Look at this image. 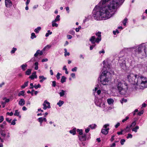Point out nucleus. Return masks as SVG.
<instances>
[{"label":"nucleus","mask_w":147,"mask_h":147,"mask_svg":"<svg viewBox=\"0 0 147 147\" xmlns=\"http://www.w3.org/2000/svg\"><path fill=\"white\" fill-rule=\"evenodd\" d=\"M125 0H101L94 8L92 16L97 20L108 19L115 13L116 10Z\"/></svg>","instance_id":"nucleus-1"},{"label":"nucleus","mask_w":147,"mask_h":147,"mask_svg":"<svg viewBox=\"0 0 147 147\" xmlns=\"http://www.w3.org/2000/svg\"><path fill=\"white\" fill-rule=\"evenodd\" d=\"M34 87L35 89H37L38 88H40L41 87V85L39 84H38L37 85H36V84H34Z\"/></svg>","instance_id":"nucleus-42"},{"label":"nucleus","mask_w":147,"mask_h":147,"mask_svg":"<svg viewBox=\"0 0 147 147\" xmlns=\"http://www.w3.org/2000/svg\"><path fill=\"white\" fill-rule=\"evenodd\" d=\"M139 129V127L138 126H136L135 127L133 128L132 131H134L135 132H136L137 131V130Z\"/></svg>","instance_id":"nucleus-33"},{"label":"nucleus","mask_w":147,"mask_h":147,"mask_svg":"<svg viewBox=\"0 0 147 147\" xmlns=\"http://www.w3.org/2000/svg\"><path fill=\"white\" fill-rule=\"evenodd\" d=\"M5 119H6V120L9 123H11V119H9L8 118H7Z\"/></svg>","instance_id":"nucleus-58"},{"label":"nucleus","mask_w":147,"mask_h":147,"mask_svg":"<svg viewBox=\"0 0 147 147\" xmlns=\"http://www.w3.org/2000/svg\"><path fill=\"white\" fill-rule=\"evenodd\" d=\"M56 22L52 21V26L53 27H57L58 26V24L57 23H55Z\"/></svg>","instance_id":"nucleus-35"},{"label":"nucleus","mask_w":147,"mask_h":147,"mask_svg":"<svg viewBox=\"0 0 147 147\" xmlns=\"http://www.w3.org/2000/svg\"><path fill=\"white\" fill-rule=\"evenodd\" d=\"M17 50V49L15 48H13L11 51V53L12 54L14 53Z\"/></svg>","instance_id":"nucleus-44"},{"label":"nucleus","mask_w":147,"mask_h":147,"mask_svg":"<svg viewBox=\"0 0 147 147\" xmlns=\"http://www.w3.org/2000/svg\"><path fill=\"white\" fill-rule=\"evenodd\" d=\"M28 81L25 82L24 84L21 86V88H24L26 86H28Z\"/></svg>","instance_id":"nucleus-34"},{"label":"nucleus","mask_w":147,"mask_h":147,"mask_svg":"<svg viewBox=\"0 0 147 147\" xmlns=\"http://www.w3.org/2000/svg\"><path fill=\"white\" fill-rule=\"evenodd\" d=\"M69 33L71 34V35H75V32L73 30H70L69 32Z\"/></svg>","instance_id":"nucleus-47"},{"label":"nucleus","mask_w":147,"mask_h":147,"mask_svg":"<svg viewBox=\"0 0 147 147\" xmlns=\"http://www.w3.org/2000/svg\"><path fill=\"white\" fill-rule=\"evenodd\" d=\"M107 101L109 105H111L113 104L114 102V100L112 98H109L107 99Z\"/></svg>","instance_id":"nucleus-16"},{"label":"nucleus","mask_w":147,"mask_h":147,"mask_svg":"<svg viewBox=\"0 0 147 147\" xmlns=\"http://www.w3.org/2000/svg\"><path fill=\"white\" fill-rule=\"evenodd\" d=\"M17 121V119H14L12 121L11 123V125H14L16 124L15 121Z\"/></svg>","instance_id":"nucleus-45"},{"label":"nucleus","mask_w":147,"mask_h":147,"mask_svg":"<svg viewBox=\"0 0 147 147\" xmlns=\"http://www.w3.org/2000/svg\"><path fill=\"white\" fill-rule=\"evenodd\" d=\"M125 140L123 139H122L121 141V143L122 145H123L124 144V143L125 142Z\"/></svg>","instance_id":"nucleus-53"},{"label":"nucleus","mask_w":147,"mask_h":147,"mask_svg":"<svg viewBox=\"0 0 147 147\" xmlns=\"http://www.w3.org/2000/svg\"><path fill=\"white\" fill-rule=\"evenodd\" d=\"M89 40L92 44H95V43L98 44L100 41V40L97 39L95 36H92L89 39Z\"/></svg>","instance_id":"nucleus-7"},{"label":"nucleus","mask_w":147,"mask_h":147,"mask_svg":"<svg viewBox=\"0 0 147 147\" xmlns=\"http://www.w3.org/2000/svg\"><path fill=\"white\" fill-rule=\"evenodd\" d=\"M64 103V102L63 101L60 100L57 103V105L59 106V107H61Z\"/></svg>","instance_id":"nucleus-29"},{"label":"nucleus","mask_w":147,"mask_h":147,"mask_svg":"<svg viewBox=\"0 0 147 147\" xmlns=\"http://www.w3.org/2000/svg\"><path fill=\"white\" fill-rule=\"evenodd\" d=\"M86 135L84 134L81 135L79 136V140L81 141H84L86 140Z\"/></svg>","instance_id":"nucleus-15"},{"label":"nucleus","mask_w":147,"mask_h":147,"mask_svg":"<svg viewBox=\"0 0 147 147\" xmlns=\"http://www.w3.org/2000/svg\"><path fill=\"white\" fill-rule=\"evenodd\" d=\"M143 112H144V111H140V112H139L138 113V115L139 116H140L143 114Z\"/></svg>","instance_id":"nucleus-60"},{"label":"nucleus","mask_w":147,"mask_h":147,"mask_svg":"<svg viewBox=\"0 0 147 147\" xmlns=\"http://www.w3.org/2000/svg\"><path fill=\"white\" fill-rule=\"evenodd\" d=\"M31 38L32 39H33L34 38H36V36L35 35V33H32L31 34Z\"/></svg>","instance_id":"nucleus-41"},{"label":"nucleus","mask_w":147,"mask_h":147,"mask_svg":"<svg viewBox=\"0 0 147 147\" xmlns=\"http://www.w3.org/2000/svg\"><path fill=\"white\" fill-rule=\"evenodd\" d=\"M31 73V69H28L25 72V74L27 75H30Z\"/></svg>","instance_id":"nucleus-27"},{"label":"nucleus","mask_w":147,"mask_h":147,"mask_svg":"<svg viewBox=\"0 0 147 147\" xmlns=\"http://www.w3.org/2000/svg\"><path fill=\"white\" fill-rule=\"evenodd\" d=\"M71 76L73 78H75V74L74 73H71Z\"/></svg>","instance_id":"nucleus-62"},{"label":"nucleus","mask_w":147,"mask_h":147,"mask_svg":"<svg viewBox=\"0 0 147 147\" xmlns=\"http://www.w3.org/2000/svg\"><path fill=\"white\" fill-rule=\"evenodd\" d=\"M96 46V44H93V45L90 47V49L92 50L93 48Z\"/></svg>","instance_id":"nucleus-54"},{"label":"nucleus","mask_w":147,"mask_h":147,"mask_svg":"<svg viewBox=\"0 0 147 147\" xmlns=\"http://www.w3.org/2000/svg\"><path fill=\"white\" fill-rule=\"evenodd\" d=\"M132 137V135L130 134H127V138L128 139L129 138H131Z\"/></svg>","instance_id":"nucleus-46"},{"label":"nucleus","mask_w":147,"mask_h":147,"mask_svg":"<svg viewBox=\"0 0 147 147\" xmlns=\"http://www.w3.org/2000/svg\"><path fill=\"white\" fill-rule=\"evenodd\" d=\"M77 131L78 132L79 134L80 135H82L83 134V131L82 129H78L77 130Z\"/></svg>","instance_id":"nucleus-36"},{"label":"nucleus","mask_w":147,"mask_h":147,"mask_svg":"<svg viewBox=\"0 0 147 147\" xmlns=\"http://www.w3.org/2000/svg\"><path fill=\"white\" fill-rule=\"evenodd\" d=\"M30 89H32L34 87L33 84L32 83H31L30 84Z\"/></svg>","instance_id":"nucleus-63"},{"label":"nucleus","mask_w":147,"mask_h":147,"mask_svg":"<svg viewBox=\"0 0 147 147\" xmlns=\"http://www.w3.org/2000/svg\"><path fill=\"white\" fill-rule=\"evenodd\" d=\"M66 91L63 90H60L59 93L60 97L63 96L65 94Z\"/></svg>","instance_id":"nucleus-24"},{"label":"nucleus","mask_w":147,"mask_h":147,"mask_svg":"<svg viewBox=\"0 0 147 147\" xmlns=\"http://www.w3.org/2000/svg\"><path fill=\"white\" fill-rule=\"evenodd\" d=\"M128 81L134 85L136 90L147 87V78L139 75L130 73L127 76Z\"/></svg>","instance_id":"nucleus-2"},{"label":"nucleus","mask_w":147,"mask_h":147,"mask_svg":"<svg viewBox=\"0 0 147 147\" xmlns=\"http://www.w3.org/2000/svg\"><path fill=\"white\" fill-rule=\"evenodd\" d=\"M127 19L126 18L124 19V21H123V23L124 26H125L126 25V23L127 22Z\"/></svg>","instance_id":"nucleus-43"},{"label":"nucleus","mask_w":147,"mask_h":147,"mask_svg":"<svg viewBox=\"0 0 147 147\" xmlns=\"http://www.w3.org/2000/svg\"><path fill=\"white\" fill-rule=\"evenodd\" d=\"M69 132L70 134H72L73 135H75L76 133V128H73L72 130H70Z\"/></svg>","instance_id":"nucleus-26"},{"label":"nucleus","mask_w":147,"mask_h":147,"mask_svg":"<svg viewBox=\"0 0 147 147\" xmlns=\"http://www.w3.org/2000/svg\"><path fill=\"white\" fill-rule=\"evenodd\" d=\"M97 36L96 38L97 39H99L100 40V41L101 40V32H98L95 34Z\"/></svg>","instance_id":"nucleus-20"},{"label":"nucleus","mask_w":147,"mask_h":147,"mask_svg":"<svg viewBox=\"0 0 147 147\" xmlns=\"http://www.w3.org/2000/svg\"><path fill=\"white\" fill-rule=\"evenodd\" d=\"M37 76L36 75V72L34 71L33 72L32 75L29 77V78L31 79L32 80L34 78H37Z\"/></svg>","instance_id":"nucleus-14"},{"label":"nucleus","mask_w":147,"mask_h":147,"mask_svg":"<svg viewBox=\"0 0 147 147\" xmlns=\"http://www.w3.org/2000/svg\"><path fill=\"white\" fill-rule=\"evenodd\" d=\"M25 103V101L24 99L22 98L20 99L18 103L19 105L20 106H23Z\"/></svg>","instance_id":"nucleus-19"},{"label":"nucleus","mask_w":147,"mask_h":147,"mask_svg":"<svg viewBox=\"0 0 147 147\" xmlns=\"http://www.w3.org/2000/svg\"><path fill=\"white\" fill-rule=\"evenodd\" d=\"M38 121L40 123V125H41L42 123L43 122H46L47 121V119L45 117H40L38 119Z\"/></svg>","instance_id":"nucleus-12"},{"label":"nucleus","mask_w":147,"mask_h":147,"mask_svg":"<svg viewBox=\"0 0 147 147\" xmlns=\"http://www.w3.org/2000/svg\"><path fill=\"white\" fill-rule=\"evenodd\" d=\"M102 98L95 96L94 100V103L96 106L102 109L105 107V102L102 100Z\"/></svg>","instance_id":"nucleus-5"},{"label":"nucleus","mask_w":147,"mask_h":147,"mask_svg":"<svg viewBox=\"0 0 147 147\" xmlns=\"http://www.w3.org/2000/svg\"><path fill=\"white\" fill-rule=\"evenodd\" d=\"M61 74H60L59 73H58L57 75V76H56V77H57V79L58 80L59 79V78H60V75Z\"/></svg>","instance_id":"nucleus-52"},{"label":"nucleus","mask_w":147,"mask_h":147,"mask_svg":"<svg viewBox=\"0 0 147 147\" xmlns=\"http://www.w3.org/2000/svg\"><path fill=\"white\" fill-rule=\"evenodd\" d=\"M38 62H36L34 64V69H35L37 70H38Z\"/></svg>","instance_id":"nucleus-28"},{"label":"nucleus","mask_w":147,"mask_h":147,"mask_svg":"<svg viewBox=\"0 0 147 147\" xmlns=\"http://www.w3.org/2000/svg\"><path fill=\"white\" fill-rule=\"evenodd\" d=\"M66 78L64 76H63L62 77L61 82L62 83H63L64 82H65L66 81Z\"/></svg>","instance_id":"nucleus-31"},{"label":"nucleus","mask_w":147,"mask_h":147,"mask_svg":"<svg viewBox=\"0 0 147 147\" xmlns=\"http://www.w3.org/2000/svg\"><path fill=\"white\" fill-rule=\"evenodd\" d=\"M6 114L10 116H12L13 115V113L12 112H11V113L7 112L6 113Z\"/></svg>","instance_id":"nucleus-51"},{"label":"nucleus","mask_w":147,"mask_h":147,"mask_svg":"<svg viewBox=\"0 0 147 147\" xmlns=\"http://www.w3.org/2000/svg\"><path fill=\"white\" fill-rule=\"evenodd\" d=\"M142 50H143L145 54L147 53V45L146 44L143 43L138 46V48L136 49L139 53L142 52Z\"/></svg>","instance_id":"nucleus-6"},{"label":"nucleus","mask_w":147,"mask_h":147,"mask_svg":"<svg viewBox=\"0 0 147 147\" xmlns=\"http://www.w3.org/2000/svg\"><path fill=\"white\" fill-rule=\"evenodd\" d=\"M109 125V124H106L104 125L103 126V127L105 128V129H107Z\"/></svg>","instance_id":"nucleus-50"},{"label":"nucleus","mask_w":147,"mask_h":147,"mask_svg":"<svg viewBox=\"0 0 147 147\" xmlns=\"http://www.w3.org/2000/svg\"><path fill=\"white\" fill-rule=\"evenodd\" d=\"M60 16L59 15H57L55 19L54 20H53V21L55 22L59 21L60 20Z\"/></svg>","instance_id":"nucleus-30"},{"label":"nucleus","mask_w":147,"mask_h":147,"mask_svg":"<svg viewBox=\"0 0 147 147\" xmlns=\"http://www.w3.org/2000/svg\"><path fill=\"white\" fill-rule=\"evenodd\" d=\"M101 91L100 90H98L96 92H94V95L95 96L100 97V94L101 93Z\"/></svg>","instance_id":"nucleus-17"},{"label":"nucleus","mask_w":147,"mask_h":147,"mask_svg":"<svg viewBox=\"0 0 147 147\" xmlns=\"http://www.w3.org/2000/svg\"><path fill=\"white\" fill-rule=\"evenodd\" d=\"M24 91H22L18 94V96H20L21 95L24 96Z\"/></svg>","instance_id":"nucleus-38"},{"label":"nucleus","mask_w":147,"mask_h":147,"mask_svg":"<svg viewBox=\"0 0 147 147\" xmlns=\"http://www.w3.org/2000/svg\"><path fill=\"white\" fill-rule=\"evenodd\" d=\"M39 79H41L40 81V82H42L46 80L47 79L46 78L44 77L43 76H39Z\"/></svg>","instance_id":"nucleus-22"},{"label":"nucleus","mask_w":147,"mask_h":147,"mask_svg":"<svg viewBox=\"0 0 147 147\" xmlns=\"http://www.w3.org/2000/svg\"><path fill=\"white\" fill-rule=\"evenodd\" d=\"M115 86L112 87L111 88L117 90L120 94H126L127 92L128 87L125 82L121 80H115Z\"/></svg>","instance_id":"nucleus-3"},{"label":"nucleus","mask_w":147,"mask_h":147,"mask_svg":"<svg viewBox=\"0 0 147 147\" xmlns=\"http://www.w3.org/2000/svg\"><path fill=\"white\" fill-rule=\"evenodd\" d=\"M111 74L107 71H103L101 74L98 78L101 83L103 85H107L111 81Z\"/></svg>","instance_id":"nucleus-4"},{"label":"nucleus","mask_w":147,"mask_h":147,"mask_svg":"<svg viewBox=\"0 0 147 147\" xmlns=\"http://www.w3.org/2000/svg\"><path fill=\"white\" fill-rule=\"evenodd\" d=\"M102 63L103 65L104 68H105L106 69H109L110 68V65L108 63L107 61H104Z\"/></svg>","instance_id":"nucleus-11"},{"label":"nucleus","mask_w":147,"mask_h":147,"mask_svg":"<svg viewBox=\"0 0 147 147\" xmlns=\"http://www.w3.org/2000/svg\"><path fill=\"white\" fill-rule=\"evenodd\" d=\"M19 113V112L18 110H16L15 113H14V115L15 116H20Z\"/></svg>","instance_id":"nucleus-37"},{"label":"nucleus","mask_w":147,"mask_h":147,"mask_svg":"<svg viewBox=\"0 0 147 147\" xmlns=\"http://www.w3.org/2000/svg\"><path fill=\"white\" fill-rule=\"evenodd\" d=\"M42 105L43 106V109L44 110H46L47 108L49 109L51 108L50 103L47 100L44 101Z\"/></svg>","instance_id":"nucleus-8"},{"label":"nucleus","mask_w":147,"mask_h":147,"mask_svg":"<svg viewBox=\"0 0 147 147\" xmlns=\"http://www.w3.org/2000/svg\"><path fill=\"white\" fill-rule=\"evenodd\" d=\"M109 130V128L106 129H103L101 130V132L102 134L105 135H107L108 133V131Z\"/></svg>","instance_id":"nucleus-18"},{"label":"nucleus","mask_w":147,"mask_h":147,"mask_svg":"<svg viewBox=\"0 0 147 147\" xmlns=\"http://www.w3.org/2000/svg\"><path fill=\"white\" fill-rule=\"evenodd\" d=\"M43 51H40V50H38L37 51L36 53L34 54V56L36 57L38 55H41L43 54Z\"/></svg>","instance_id":"nucleus-13"},{"label":"nucleus","mask_w":147,"mask_h":147,"mask_svg":"<svg viewBox=\"0 0 147 147\" xmlns=\"http://www.w3.org/2000/svg\"><path fill=\"white\" fill-rule=\"evenodd\" d=\"M5 5L7 7H10L12 5V2L10 0H5Z\"/></svg>","instance_id":"nucleus-9"},{"label":"nucleus","mask_w":147,"mask_h":147,"mask_svg":"<svg viewBox=\"0 0 147 147\" xmlns=\"http://www.w3.org/2000/svg\"><path fill=\"white\" fill-rule=\"evenodd\" d=\"M96 125L95 124H93L90 125L89 126V127L91 128L92 129H93L95 128Z\"/></svg>","instance_id":"nucleus-40"},{"label":"nucleus","mask_w":147,"mask_h":147,"mask_svg":"<svg viewBox=\"0 0 147 147\" xmlns=\"http://www.w3.org/2000/svg\"><path fill=\"white\" fill-rule=\"evenodd\" d=\"M129 118V117L128 116H127L125 117V118L123 119L122 121V122H124L125 121H126Z\"/></svg>","instance_id":"nucleus-48"},{"label":"nucleus","mask_w":147,"mask_h":147,"mask_svg":"<svg viewBox=\"0 0 147 147\" xmlns=\"http://www.w3.org/2000/svg\"><path fill=\"white\" fill-rule=\"evenodd\" d=\"M52 86L54 87H55L56 86V82L55 81H53L52 82Z\"/></svg>","instance_id":"nucleus-56"},{"label":"nucleus","mask_w":147,"mask_h":147,"mask_svg":"<svg viewBox=\"0 0 147 147\" xmlns=\"http://www.w3.org/2000/svg\"><path fill=\"white\" fill-rule=\"evenodd\" d=\"M65 51V56H69V53L67 52V49H64Z\"/></svg>","instance_id":"nucleus-39"},{"label":"nucleus","mask_w":147,"mask_h":147,"mask_svg":"<svg viewBox=\"0 0 147 147\" xmlns=\"http://www.w3.org/2000/svg\"><path fill=\"white\" fill-rule=\"evenodd\" d=\"M5 131V130H0V134L2 136L5 137L6 136Z\"/></svg>","instance_id":"nucleus-25"},{"label":"nucleus","mask_w":147,"mask_h":147,"mask_svg":"<svg viewBox=\"0 0 147 147\" xmlns=\"http://www.w3.org/2000/svg\"><path fill=\"white\" fill-rule=\"evenodd\" d=\"M48 61V59H47V58H45V59H43L41 61H42V62H47Z\"/></svg>","instance_id":"nucleus-61"},{"label":"nucleus","mask_w":147,"mask_h":147,"mask_svg":"<svg viewBox=\"0 0 147 147\" xmlns=\"http://www.w3.org/2000/svg\"><path fill=\"white\" fill-rule=\"evenodd\" d=\"M4 117L3 116H0V123H1L4 120Z\"/></svg>","instance_id":"nucleus-49"},{"label":"nucleus","mask_w":147,"mask_h":147,"mask_svg":"<svg viewBox=\"0 0 147 147\" xmlns=\"http://www.w3.org/2000/svg\"><path fill=\"white\" fill-rule=\"evenodd\" d=\"M136 121H135L133 122L129 126H127L126 128V132H129L130 128H131L132 127L136 125Z\"/></svg>","instance_id":"nucleus-10"},{"label":"nucleus","mask_w":147,"mask_h":147,"mask_svg":"<svg viewBox=\"0 0 147 147\" xmlns=\"http://www.w3.org/2000/svg\"><path fill=\"white\" fill-rule=\"evenodd\" d=\"M51 47V45H47L43 49L42 51H47Z\"/></svg>","instance_id":"nucleus-21"},{"label":"nucleus","mask_w":147,"mask_h":147,"mask_svg":"<svg viewBox=\"0 0 147 147\" xmlns=\"http://www.w3.org/2000/svg\"><path fill=\"white\" fill-rule=\"evenodd\" d=\"M77 69V68L76 67H75L74 68L71 69V71H76Z\"/></svg>","instance_id":"nucleus-57"},{"label":"nucleus","mask_w":147,"mask_h":147,"mask_svg":"<svg viewBox=\"0 0 147 147\" xmlns=\"http://www.w3.org/2000/svg\"><path fill=\"white\" fill-rule=\"evenodd\" d=\"M27 66V65L26 64H24L22 65L20 67L23 71H25Z\"/></svg>","instance_id":"nucleus-23"},{"label":"nucleus","mask_w":147,"mask_h":147,"mask_svg":"<svg viewBox=\"0 0 147 147\" xmlns=\"http://www.w3.org/2000/svg\"><path fill=\"white\" fill-rule=\"evenodd\" d=\"M67 38L69 39H70L72 38V36L70 35H67Z\"/></svg>","instance_id":"nucleus-59"},{"label":"nucleus","mask_w":147,"mask_h":147,"mask_svg":"<svg viewBox=\"0 0 147 147\" xmlns=\"http://www.w3.org/2000/svg\"><path fill=\"white\" fill-rule=\"evenodd\" d=\"M81 26H79L78 28H76V31L77 32H79L81 28Z\"/></svg>","instance_id":"nucleus-55"},{"label":"nucleus","mask_w":147,"mask_h":147,"mask_svg":"<svg viewBox=\"0 0 147 147\" xmlns=\"http://www.w3.org/2000/svg\"><path fill=\"white\" fill-rule=\"evenodd\" d=\"M41 29V27H37V28H35L34 31L36 33H38L39 32V31Z\"/></svg>","instance_id":"nucleus-32"},{"label":"nucleus","mask_w":147,"mask_h":147,"mask_svg":"<svg viewBox=\"0 0 147 147\" xmlns=\"http://www.w3.org/2000/svg\"><path fill=\"white\" fill-rule=\"evenodd\" d=\"M120 125V123H117L115 126L116 128H117Z\"/></svg>","instance_id":"nucleus-64"}]
</instances>
